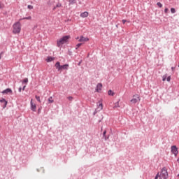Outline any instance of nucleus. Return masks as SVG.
<instances>
[{"instance_id": "1", "label": "nucleus", "mask_w": 179, "mask_h": 179, "mask_svg": "<svg viewBox=\"0 0 179 179\" xmlns=\"http://www.w3.org/2000/svg\"><path fill=\"white\" fill-rule=\"evenodd\" d=\"M167 179L169 178V172H167V169L163 168L160 172H159L155 176V179Z\"/></svg>"}, {"instance_id": "2", "label": "nucleus", "mask_w": 179, "mask_h": 179, "mask_svg": "<svg viewBox=\"0 0 179 179\" xmlns=\"http://www.w3.org/2000/svg\"><path fill=\"white\" fill-rule=\"evenodd\" d=\"M69 38H71V36L68 35V36H64L60 39H59L57 41V47H62L64 44H66V43L69 41Z\"/></svg>"}, {"instance_id": "3", "label": "nucleus", "mask_w": 179, "mask_h": 179, "mask_svg": "<svg viewBox=\"0 0 179 179\" xmlns=\"http://www.w3.org/2000/svg\"><path fill=\"white\" fill-rule=\"evenodd\" d=\"M22 30V24L20 22H17L13 25V34H19Z\"/></svg>"}, {"instance_id": "4", "label": "nucleus", "mask_w": 179, "mask_h": 179, "mask_svg": "<svg viewBox=\"0 0 179 179\" xmlns=\"http://www.w3.org/2000/svg\"><path fill=\"white\" fill-rule=\"evenodd\" d=\"M141 101V96L139 94H134L131 100H130L131 104H136Z\"/></svg>"}, {"instance_id": "5", "label": "nucleus", "mask_w": 179, "mask_h": 179, "mask_svg": "<svg viewBox=\"0 0 179 179\" xmlns=\"http://www.w3.org/2000/svg\"><path fill=\"white\" fill-rule=\"evenodd\" d=\"M171 153H173L175 156L178 155V149L177 148V146L173 145L171 147Z\"/></svg>"}, {"instance_id": "6", "label": "nucleus", "mask_w": 179, "mask_h": 179, "mask_svg": "<svg viewBox=\"0 0 179 179\" xmlns=\"http://www.w3.org/2000/svg\"><path fill=\"white\" fill-rule=\"evenodd\" d=\"M78 41L79 43H87V41H89V38L80 36Z\"/></svg>"}, {"instance_id": "7", "label": "nucleus", "mask_w": 179, "mask_h": 179, "mask_svg": "<svg viewBox=\"0 0 179 179\" xmlns=\"http://www.w3.org/2000/svg\"><path fill=\"white\" fill-rule=\"evenodd\" d=\"M1 93L3 94H12L13 93V92L12 91L11 89L7 88V89L4 90L3 91H2Z\"/></svg>"}, {"instance_id": "8", "label": "nucleus", "mask_w": 179, "mask_h": 179, "mask_svg": "<svg viewBox=\"0 0 179 179\" xmlns=\"http://www.w3.org/2000/svg\"><path fill=\"white\" fill-rule=\"evenodd\" d=\"M102 87H103V84L98 83L96 85V92H97L98 93H100V92H101Z\"/></svg>"}, {"instance_id": "9", "label": "nucleus", "mask_w": 179, "mask_h": 179, "mask_svg": "<svg viewBox=\"0 0 179 179\" xmlns=\"http://www.w3.org/2000/svg\"><path fill=\"white\" fill-rule=\"evenodd\" d=\"M37 108V106H36V103H33V99L31 100V110L33 111H36Z\"/></svg>"}, {"instance_id": "10", "label": "nucleus", "mask_w": 179, "mask_h": 179, "mask_svg": "<svg viewBox=\"0 0 179 179\" xmlns=\"http://www.w3.org/2000/svg\"><path fill=\"white\" fill-rule=\"evenodd\" d=\"M55 68L56 69H57V71H62V66H61V64L59 63V62H57L55 64Z\"/></svg>"}, {"instance_id": "11", "label": "nucleus", "mask_w": 179, "mask_h": 179, "mask_svg": "<svg viewBox=\"0 0 179 179\" xmlns=\"http://www.w3.org/2000/svg\"><path fill=\"white\" fill-rule=\"evenodd\" d=\"M97 106H98L97 109L99 110V111H101V110H103V102L101 101H99L97 103Z\"/></svg>"}, {"instance_id": "12", "label": "nucleus", "mask_w": 179, "mask_h": 179, "mask_svg": "<svg viewBox=\"0 0 179 179\" xmlns=\"http://www.w3.org/2000/svg\"><path fill=\"white\" fill-rule=\"evenodd\" d=\"M0 103H3V108H6L8 106V101L5 99H0Z\"/></svg>"}, {"instance_id": "13", "label": "nucleus", "mask_w": 179, "mask_h": 179, "mask_svg": "<svg viewBox=\"0 0 179 179\" xmlns=\"http://www.w3.org/2000/svg\"><path fill=\"white\" fill-rule=\"evenodd\" d=\"M80 17H83V18L87 17V16H89V12L85 11V12L82 13L80 15Z\"/></svg>"}, {"instance_id": "14", "label": "nucleus", "mask_w": 179, "mask_h": 179, "mask_svg": "<svg viewBox=\"0 0 179 179\" xmlns=\"http://www.w3.org/2000/svg\"><path fill=\"white\" fill-rule=\"evenodd\" d=\"M54 59H55V58L52 57H48L45 59V61L47 62H52V61H54Z\"/></svg>"}, {"instance_id": "15", "label": "nucleus", "mask_w": 179, "mask_h": 179, "mask_svg": "<svg viewBox=\"0 0 179 179\" xmlns=\"http://www.w3.org/2000/svg\"><path fill=\"white\" fill-rule=\"evenodd\" d=\"M69 66V64H64L62 66V69H68V67Z\"/></svg>"}, {"instance_id": "16", "label": "nucleus", "mask_w": 179, "mask_h": 179, "mask_svg": "<svg viewBox=\"0 0 179 179\" xmlns=\"http://www.w3.org/2000/svg\"><path fill=\"white\" fill-rule=\"evenodd\" d=\"M108 96H114V92H113V90H110L108 92Z\"/></svg>"}, {"instance_id": "17", "label": "nucleus", "mask_w": 179, "mask_h": 179, "mask_svg": "<svg viewBox=\"0 0 179 179\" xmlns=\"http://www.w3.org/2000/svg\"><path fill=\"white\" fill-rule=\"evenodd\" d=\"M31 20V16H29V17H24V18L20 19V20Z\"/></svg>"}, {"instance_id": "18", "label": "nucleus", "mask_w": 179, "mask_h": 179, "mask_svg": "<svg viewBox=\"0 0 179 179\" xmlns=\"http://www.w3.org/2000/svg\"><path fill=\"white\" fill-rule=\"evenodd\" d=\"M22 82V83H25V85H27V83L29 82V79L24 78Z\"/></svg>"}, {"instance_id": "19", "label": "nucleus", "mask_w": 179, "mask_h": 179, "mask_svg": "<svg viewBox=\"0 0 179 179\" xmlns=\"http://www.w3.org/2000/svg\"><path fill=\"white\" fill-rule=\"evenodd\" d=\"M35 97H36L37 101H38L39 103H41V100L40 99V96H39L36 95V96H35Z\"/></svg>"}, {"instance_id": "20", "label": "nucleus", "mask_w": 179, "mask_h": 179, "mask_svg": "<svg viewBox=\"0 0 179 179\" xmlns=\"http://www.w3.org/2000/svg\"><path fill=\"white\" fill-rule=\"evenodd\" d=\"M48 101H49V103H54V100H52V96H50V97L48 99Z\"/></svg>"}, {"instance_id": "21", "label": "nucleus", "mask_w": 179, "mask_h": 179, "mask_svg": "<svg viewBox=\"0 0 179 179\" xmlns=\"http://www.w3.org/2000/svg\"><path fill=\"white\" fill-rule=\"evenodd\" d=\"M166 79H167V76H166V74L164 75V76H163V77H162V80H163V82H165Z\"/></svg>"}, {"instance_id": "22", "label": "nucleus", "mask_w": 179, "mask_h": 179, "mask_svg": "<svg viewBox=\"0 0 179 179\" xmlns=\"http://www.w3.org/2000/svg\"><path fill=\"white\" fill-rule=\"evenodd\" d=\"M69 2L71 5H73V3H75V0H69Z\"/></svg>"}, {"instance_id": "23", "label": "nucleus", "mask_w": 179, "mask_h": 179, "mask_svg": "<svg viewBox=\"0 0 179 179\" xmlns=\"http://www.w3.org/2000/svg\"><path fill=\"white\" fill-rule=\"evenodd\" d=\"M157 6H159V8H162L163 7V5L160 2L157 3Z\"/></svg>"}, {"instance_id": "24", "label": "nucleus", "mask_w": 179, "mask_h": 179, "mask_svg": "<svg viewBox=\"0 0 179 179\" xmlns=\"http://www.w3.org/2000/svg\"><path fill=\"white\" fill-rule=\"evenodd\" d=\"M82 45V43H78L76 45V50H78V48H79V47H80Z\"/></svg>"}, {"instance_id": "25", "label": "nucleus", "mask_w": 179, "mask_h": 179, "mask_svg": "<svg viewBox=\"0 0 179 179\" xmlns=\"http://www.w3.org/2000/svg\"><path fill=\"white\" fill-rule=\"evenodd\" d=\"M171 13H174L176 12V8H171Z\"/></svg>"}, {"instance_id": "26", "label": "nucleus", "mask_w": 179, "mask_h": 179, "mask_svg": "<svg viewBox=\"0 0 179 179\" xmlns=\"http://www.w3.org/2000/svg\"><path fill=\"white\" fill-rule=\"evenodd\" d=\"M61 6H62V4H61L60 3H58L56 6V8H61Z\"/></svg>"}, {"instance_id": "27", "label": "nucleus", "mask_w": 179, "mask_h": 179, "mask_svg": "<svg viewBox=\"0 0 179 179\" xmlns=\"http://www.w3.org/2000/svg\"><path fill=\"white\" fill-rule=\"evenodd\" d=\"M68 100H69V101H72V100H73V97L72 96H69L67 97Z\"/></svg>"}, {"instance_id": "28", "label": "nucleus", "mask_w": 179, "mask_h": 179, "mask_svg": "<svg viewBox=\"0 0 179 179\" xmlns=\"http://www.w3.org/2000/svg\"><path fill=\"white\" fill-rule=\"evenodd\" d=\"M166 80H167V82H170V80H171V76H169V77L166 78Z\"/></svg>"}, {"instance_id": "29", "label": "nucleus", "mask_w": 179, "mask_h": 179, "mask_svg": "<svg viewBox=\"0 0 179 179\" xmlns=\"http://www.w3.org/2000/svg\"><path fill=\"white\" fill-rule=\"evenodd\" d=\"M28 9H33V6L28 5Z\"/></svg>"}, {"instance_id": "30", "label": "nucleus", "mask_w": 179, "mask_h": 179, "mask_svg": "<svg viewBox=\"0 0 179 179\" xmlns=\"http://www.w3.org/2000/svg\"><path fill=\"white\" fill-rule=\"evenodd\" d=\"M168 12H169V8H166L164 10V13H168Z\"/></svg>"}, {"instance_id": "31", "label": "nucleus", "mask_w": 179, "mask_h": 179, "mask_svg": "<svg viewBox=\"0 0 179 179\" xmlns=\"http://www.w3.org/2000/svg\"><path fill=\"white\" fill-rule=\"evenodd\" d=\"M122 23H123V24H125V23H127V20H122Z\"/></svg>"}, {"instance_id": "32", "label": "nucleus", "mask_w": 179, "mask_h": 179, "mask_svg": "<svg viewBox=\"0 0 179 179\" xmlns=\"http://www.w3.org/2000/svg\"><path fill=\"white\" fill-rule=\"evenodd\" d=\"M106 134H107V131H103V136H106Z\"/></svg>"}, {"instance_id": "33", "label": "nucleus", "mask_w": 179, "mask_h": 179, "mask_svg": "<svg viewBox=\"0 0 179 179\" xmlns=\"http://www.w3.org/2000/svg\"><path fill=\"white\" fill-rule=\"evenodd\" d=\"M80 37L78 36L76 38V40H80Z\"/></svg>"}, {"instance_id": "34", "label": "nucleus", "mask_w": 179, "mask_h": 179, "mask_svg": "<svg viewBox=\"0 0 179 179\" xmlns=\"http://www.w3.org/2000/svg\"><path fill=\"white\" fill-rule=\"evenodd\" d=\"M26 89V85H24L22 88V90H24Z\"/></svg>"}, {"instance_id": "35", "label": "nucleus", "mask_w": 179, "mask_h": 179, "mask_svg": "<svg viewBox=\"0 0 179 179\" xmlns=\"http://www.w3.org/2000/svg\"><path fill=\"white\" fill-rule=\"evenodd\" d=\"M19 92H22V87H20V88H19Z\"/></svg>"}, {"instance_id": "36", "label": "nucleus", "mask_w": 179, "mask_h": 179, "mask_svg": "<svg viewBox=\"0 0 179 179\" xmlns=\"http://www.w3.org/2000/svg\"><path fill=\"white\" fill-rule=\"evenodd\" d=\"M57 7H55L54 8H53V10H55V8H56Z\"/></svg>"}, {"instance_id": "37", "label": "nucleus", "mask_w": 179, "mask_h": 179, "mask_svg": "<svg viewBox=\"0 0 179 179\" xmlns=\"http://www.w3.org/2000/svg\"><path fill=\"white\" fill-rule=\"evenodd\" d=\"M178 177H179V174L178 175Z\"/></svg>"}, {"instance_id": "38", "label": "nucleus", "mask_w": 179, "mask_h": 179, "mask_svg": "<svg viewBox=\"0 0 179 179\" xmlns=\"http://www.w3.org/2000/svg\"><path fill=\"white\" fill-rule=\"evenodd\" d=\"M0 59H1V56H0Z\"/></svg>"}]
</instances>
